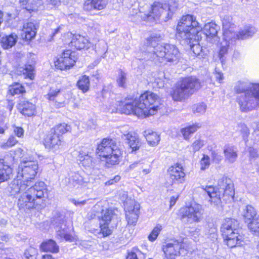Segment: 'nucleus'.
<instances>
[{
  "mask_svg": "<svg viewBox=\"0 0 259 259\" xmlns=\"http://www.w3.org/2000/svg\"><path fill=\"white\" fill-rule=\"evenodd\" d=\"M201 31V25L196 17L190 14L182 16L176 27V35L184 40L196 56L200 55L201 52V47L199 45L201 39L199 34Z\"/></svg>",
  "mask_w": 259,
  "mask_h": 259,
  "instance_id": "nucleus-1",
  "label": "nucleus"
},
{
  "mask_svg": "<svg viewBox=\"0 0 259 259\" xmlns=\"http://www.w3.org/2000/svg\"><path fill=\"white\" fill-rule=\"evenodd\" d=\"M162 105L159 96L150 91L142 93L138 100L122 104L123 113H149L150 111L157 112Z\"/></svg>",
  "mask_w": 259,
  "mask_h": 259,
  "instance_id": "nucleus-2",
  "label": "nucleus"
},
{
  "mask_svg": "<svg viewBox=\"0 0 259 259\" xmlns=\"http://www.w3.org/2000/svg\"><path fill=\"white\" fill-rule=\"evenodd\" d=\"M203 81L194 75L182 77L171 88L169 95L176 102H184L203 87Z\"/></svg>",
  "mask_w": 259,
  "mask_h": 259,
  "instance_id": "nucleus-3",
  "label": "nucleus"
},
{
  "mask_svg": "<svg viewBox=\"0 0 259 259\" xmlns=\"http://www.w3.org/2000/svg\"><path fill=\"white\" fill-rule=\"evenodd\" d=\"M47 194L45 183L43 182L36 183L22 193L18 201V207L20 209L24 210L41 209L45 206L44 198Z\"/></svg>",
  "mask_w": 259,
  "mask_h": 259,
  "instance_id": "nucleus-4",
  "label": "nucleus"
},
{
  "mask_svg": "<svg viewBox=\"0 0 259 259\" xmlns=\"http://www.w3.org/2000/svg\"><path fill=\"white\" fill-rule=\"evenodd\" d=\"M209 197V201L219 210L222 209V198L227 200L233 198L235 192L233 184L230 179L223 177L218 182V186H207L204 189Z\"/></svg>",
  "mask_w": 259,
  "mask_h": 259,
  "instance_id": "nucleus-5",
  "label": "nucleus"
},
{
  "mask_svg": "<svg viewBox=\"0 0 259 259\" xmlns=\"http://www.w3.org/2000/svg\"><path fill=\"white\" fill-rule=\"evenodd\" d=\"M96 153L100 157L105 158L107 164L116 165L119 163L122 155L119 144L115 139L104 138L97 145Z\"/></svg>",
  "mask_w": 259,
  "mask_h": 259,
  "instance_id": "nucleus-6",
  "label": "nucleus"
},
{
  "mask_svg": "<svg viewBox=\"0 0 259 259\" xmlns=\"http://www.w3.org/2000/svg\"><path fill=\"white\" fill-rule=\"evenodd\" d=\"M239 224L237 220L232 218L224 219L221 231L226 243L229 247L243 245V237L239 234Z\"/></svg>",
  "mask_w": 259,
  "mask_h": 259,
  "instance_id": "nucleus-7",
  "label": "nucleus"
},
{
  "mask_svg": "<svg viewBox=\"0 0 259 259\" xmlns=\"http://www.w3.org/2000/svg\"><path fill=\"white\" fill-rule=\"evenodd\" d=\"M78 59L77 54L72 49H64L59 56L53 59L54 69L60 71L70 70L75 66Z\"/></svg>",
  "mask_w": 259,
  "mask_h": 259,
  "instance_id": "nucleus-8",
  "label": "nucleus"
},
{
  "mask_svg": "<svg viewBox=\"0 0 259 259\" xmlns=\"http://www.w3.org/2000/svg\"><path fill=\"white\" fill-rule=\"evenodd\" d=\"M156 61L160 63H174L179 60L181 53L177 47L172 44L165 43L155 49L153 52Z\"/></svg>",
  "mask_w": 259,
  "mask_h": 259,
  "instance_id": "nucleus-9",
  "label": "nucleus"
},
{
  "mask_svg": "<svg viewBox=\"0 0 259 259\" xmlns=\"http://www.w3.org/2000/svg\"><path fill=\"white\" fill-rule=\"evenodd\" d=\"M237 94H243L237 98L240 108L242 112H247L251 110L252 106H248L249 103L253 104L255 101L257 105H259V84L253 85L252 88L245 90L238 89L236 91Z\"/></svg>",
  "mask_w": 259,
  "mask_h": 259,
  "instance_id": "nucleus-10",
  "label": "nucleus"
},
{
  "mask_svg": "<svg viewBox=\"0 0 259 259\" xmlns=\"http://www.w3.org/2000/svg\"><path fill=\"white\" fill-rule=\"evenodd\" d=\"M180 213L182 221L185 223H197L203 218L204 209L200 204L193 203L181 208Z\"/></svg>",
  "mask_w": 259,
  "mask_h": 259,
  "instance_id": "nucleus-11",
  "label": "nucleus"
},
{
  "mask_svg": "<svg viewBox=\"0 0 259 259\" xmlns=\"http://www.w3.org/2000/svg\"><path fill=\"white\" fill-rule=\"evenodd\" d=\"M38 166L36 161L24 160L19 165L17 178L23 179V181L30 185L37 173Z\"/></svg>",
  "mask_w": 259,
  "mask_h": 259,
  "instance_id": "nucleus-12",
  "label": "nucleus"
},
{
  "mask_svg": "<svg viewBox=\"0 0 259 259\" xmlns=\"http://www.w3.org/2000/svg\"><path fill=\"white\" fill-rule=\"evenodd\" d=\"M52 224L56 228L57 235L61 238L66 241H72L73 237L69 232L68 226L64 222V216L62 214H57L52 220Z\"/></svg>",
  "mask_w": 259,
  "mask_h": 259,
  "instance_id": "nucleus-13",
  "label": "nucleus"
},
{
  "mask_svg": "<svg viewBox=\"0 0 259 259\" xmlns=\"http://www.w3.org/2000/svg\"><path fill=\"white\" fill-rule=\"evenodd\" d=\"M242 214L245 222H249L248 224L249 230L259 235V215H256L255 208L251 205H247L243 209Z\"/></svg>",
  "mask_w": 259,
  "mask_h": 259,
  "instance_id": "nucleus-14",
  "label": "nucleus"
},
{
  "mask_svg": "<svg viewBox=\"0 0 259 259\" xmlns=\"http://www.w3.org/2000/svg\"><path fill=\"white\" fill-rule=\"evenodd\" d=\"M116 211H117L116 209L108 208L102 210V221L103 223L100 222V233L103 237L107 236L111 233V231L108 228L110 222L112 221L115 223L117 222V214Z\"/></svg>",
  "mask_w": 259,
  "mask_h": 259,
  "instance_id": "nucleus-15",
  "label": "nucleus"
},
{
  "mask_svg": "<svg viewBox=\"0 0 259 259\" xmlns=\"http://www.w3.org/2000/svg\"><path fill=\"white\" fill-rule=\"evenodd\" d=\"M89 40L84 36L78 34L70 33L68 34L64 39V45L71 49L76 50H81L89 48Z\"/></svg>",
  "mask_w": 259,
  "mask_h": 259,
  "instance_id": "nucleus-16",
  "label": "nucleus"
},
{
  "mask_svg": "<svg viewBox=\"0 0 259 259\" xmlns=\"http://www.w3.org/2000/svg\"><path fill=\"white\" fill-rule=\"evenodd\" d=\"M125 217L128 225H136L139 218L140 204L134 200H127L124 203Z\"/></svg>",
  "mask_w": 259,
  "mask_h": 259,
  "instance_id": "nucleus-17",
  "label": "nucleus"
},
{
  "mask_svg": "<svg viewBox=\"0 0 259 259\" xmlns=\"http://www.w3.org/2000/svg\"><path fill=\"white\" fill-rule=\"evenodd\" d=\"M183 241L180 240H171L162 247L167 259H175L176 256L180 255V250L183 247Z\"/></svg>",
  "mask_w": 259,
  "mask_h": 259,
  "instance_id": "nucleus-18",
  "label": "nucleus"
},
{
  "mask_svg": "<svg viewBox=\"0 0 259 259\" xmlns=\"http://www.w3.org/2000/svg\"><path fill=\"white\" fill-rule=\"evenodd\" d=\"M164 12L162 3L154 1L150 6L148 13L143 17L142 20L146 22L159 20Z\"/></svg>",
  "mask_w": 259,
  "mask_h": 259,
  "instance_id": "nucleus-19",
  "label": "nucleus"
},
{
  "mask_svg": "<svg viewBox=\"0 0 259 259\" xmlns=\"http://www.w3.org/2000/svg\"><path fill=\"white\" fill-rule=\"evenodd\" d=\"M44 145L46 149L53 152L57 151L63 142L61 137L50 131L44 139Z\"/></svg>",
  "mask_w": 259,
  "mask_h": 259,
  "instance_id": "nucleus-20",
  "label": "nucleus"
},
{
  "mask_svg": "<svg viewBox=\"0 0 259 259\" xmlns=\"http://www.w3.org/2000/svg\"><path fill=\"white\" fill-rule=\"evenodd\" d=\"M181 164L177 163L170 166L168 170V173L172 184H182L185 180V173Z\"/></svg>",
  "mask_w": 259,
  "mask_h": 259,
  "instance_id": "nucleus-21",
  "label": "nucleus"
},
{
  "mask_svg": "<svg viewBox=\"0 0 259 259\" xmlns=\"http://www.w3.org/2000/svg\"><path fill=\"white\" fill-rule=\"evenodd\" d=\"M93 149L91 146L81 147L78 155L80 163L85 167H89L93 165Z\"/></svg>",
  "mask_w": 259,
  "mask_h": 259,
  "instance_id": "nucleus-22",
  "label": "nucleus"
},
{
  "mask_svg": "<svg viewBox=\"0 0 259 259\" xmlns=\"http://www.w3.org/2000/svg\"><path fill=\"white\" fill-rule=\"evenodd\" d=\"M37 28L32 22H27L22 27L21 34L22 39L26 42H29L33 39L36 34Z\"/></svg>",
  "mask_w": 259,
  "mask_h": 259,
  "instance_id": "nucleus-23",
  "label": "nucleus"
},
{
  "mask_svg": "<svg viewBox=\"0 0 259 259\" xmlns=\"http://www.w3.org/2000/svg\"><path fill=\"white\" fill-rule=\"evenodd\" d=\"M29 186L25 181L21 180L20 178L17 177L16 179L13 180L7 187V191L11 195L15 196L19 193H21Z\"/></svg>",
  "mask_w": 259,
  "mask_h": 259,
  "instance_id": "nucleus-24",
  "label": "nucleus"
},
{
  "mask_svg": "<svg viewBox=\"0 0 259 259\" xmlns=\"http://www.w3.org/2000/svg\"><path fill=\"white\" fill-rule=\"evenodd\" d=\"M18 71L19 74L23 76L25 79L33 80L35 77V63L27 62L19 68Z\"/></svg>",
  "mask_w": 259,
  "mask_h": 259,
  "instance_id": "nucleus-25",
  "label": "nucleus"
},
{
  "mask_svg": "<svg viewBox=\"0 0 259 259\" xmlns=\"http://www.w3.org/2000/svg\"><path fill=\"white\" fill-rule=\"evenodd\" d=\"M121 138L123 140L126 141L132 152L136 151L139 149L140 142L137 133L133 132H128L122 135Z\"/></svg>",
  "mask_w": 259,
  "mask_h": 259,
  "instance_id": "nucleus-26",
  "label": "nucleus"
},
{
  "mask_svg": "<svg viewBox=\"0 0 259 259\" xmlns=\"http://www.w3.org/2000/svg\"><path fill=\"white\" fill-rule=\"evenodd\" d=\"M107 5L106 0H87L83 4V9L86 11H100L105 9Z\"/></svg>",
  "mask_w": 259,
  "mask_h": 259,
  "instance_id": "nucleus-27",
  "label": "nucleus"
},
{
  "mask_svg": "<svg viewBox=\"0 0 259 259\" xmlns=\"http://www.w3.org/2000/svg\"><path fill=\"white\" fill-rule=\"evenodd\" d=\"M26 93L24 85L19 82H13L8 89L7 94L11 97L15 95H24Z\"/></svg>",
  "mask_w": 259,
  "mask_h": 259,
  "instance_id": "nucleus-28",
  "label": "nucleus"
},
{
  "mask_svg": "<svg viewBox=\"0 0 259 259\" xmlns=\"http://www.w3.org/2000/svg\"><path fill=\"white\" fill-rule=\"evenodd\" d=\"M17 109L20 113H32L35 110V106L27 100L20 101Z\"/></svg>",
  "mask_w": 259,
  "mask_h": 259,
  "instance_id": "nucleus-29",
  "label": "nucleus"
},
{
  "mask_svg": "<svg viewBox=\"0 0 259 259\" xmlns=\"http://www.w3.org/2000/svg\"><path fill=\"white\" fill-rule=\"evenodd\" d=\"M17 38V35L14 33L3 36L0 40L2 48L4 49H8L12 48L16 44Z\"/></svg>",
  "mask_w": 259,
  "mask_h": 259,
  "instance_id": "nucleus-30",
  "label": "nucleus"
},
{
  "mask_svg": "<svg viewBox=\"0 0 259 259\" xmlns=\"http://www.w3.org/2000/svg\"><path fill=\"white\" fill-rule=\"evenodd\" d=\"M254 29L251 26H246L243 29L239 31L234 36V40H243L252 36L254 33Z\"/></svg>",
  "mask_w": 259,
  "mask_h": 259,
  "instance_id": "nucleus-31",
  "label": "nucleus"
},
{
  "mask_svg": "<svg viewBox=\"0 0 259 259\" xmlns=\"http://www.w3.org/2000/svg\"><path fill=\"white\" fill-rule=\"evenodd\" d=\"M143 135L146 139L148 144L151 146H157L160 140L159 135L151 130H147L143 132Z\"/></svg>",
  "mask_w": 259,
  "mask_h": 259,
  "instance_id": "nucleus-32",
  "label": "nucleus"
},
{
  "mask_svg": "<svg viewBox=\"0 0 259 259\" xmlns=\"http://www.w3.org/2000/svg\"><path fill=\"white\" fill-rule=\"evenodd\" d=\"M201 124L195 123L181 129V133L185 140H189L192 134L196 132L201 127Z\"/></svg>",
  "mask_w": 259,
  "mask_h": 259,
  "instance_id": "nucleus-33",
  "label": "nucleus"
},
{
  "mask_svg": "<svg viewBox=\"0 0 259 259\" xmlns=\"http://www.w3.org/2000/svg\"><path fill=\"white\" fill-rule=\"evenodd\" d=\"M12 177V168L6 164H0V184Z\"/></svg>",
  "mask_w": 259,
  "mask_h": 259,
  "instance_id": "nucleus-34",
  "label": "nucleus"
},
{
  "mask_svg": "<svg viewBox=\"0 0 259 259\" xmlns=\"http://www.w3.org/2000/svg\"><path fill=\"white\" fill-rule=\"evenodd\" d=\"M76 85L82 93H85L88 92L90 88L89 77L86 75H81L77 81Z\"/></svg>",
  "mask_w": 259,
  "mask_h": 259,
  "instance_id": "nucleus-35",
  "label": "nucleus"
},
{
  "mask_svg": "<svg viewBox=\"0 0 259 259\" xmlns=\"http://www.w3.org/2000/svg\"><path fill=\"white\" fill-rule=\"evenodd\" d=\"M40 248L42 250L46 252L49 251L52 253H56L59 251L58 245L52 239L43 242L40 245Z\"/></svg>",
  "mask_w": 259,
  "mask_h": 259,
  "instance_id": "nucleus-36",
  "label": "nucleus"
},
{
  "mask_svg": "<svg viewBox=\"0 0 259 259\" xmlns=\"http://www.w3.org/2000/svg\"><path fill=\"white\" fill-rule=\"evenodd\" d=\"M225 158L230 163L234 162L237 157L236 149L233 146H225L224 149Z\"/></svg>",
  "mask_w": 259,
  "mask_h": 259,
  "instance_id": "nucleus-37",
  "label": "nucleus"
},
{
  "mask_svg": "<svg viewBox=\"0 0 259 259\" xmlns=\"http://www.w3.org/2000/svg\"><path fill=\"white\" fill-rule=\"evenodd\" d=\"M50 131L54 133L57 136L61 137V139L63 140L62 135L70 132L71 127L69 125L63 123L56 125L55 127L52 128Z\"/></svg>",
  "mask_w": 259,
  "mask_h": 259,
  "instance_id": "nucleus-38",
  "label": "nucleus"
},
{
  "mask_svg": "<svg viewBox=\"0 0 259 259\" xmlns=\"http://www.w3.org/2000/svg\"><path fill=\"white\" fill-rule=\"evenodd\" d=\"M19 2L22 9L25 10L29 13H32L37 11V6L35 2L29 3V0H19Z\"/></svg>",
  "mask_w": 259,
  "mask_h": 259,
  "instance_id": "nucleus-39",
  "label": "nucleus"
},
{
  "mask_svg": "<svg viewBox=\"0 0 259 259\" xmlns=\"http://www.w3.org/2000/svg\"><path fill=\"white\" fill-rule=\"evenodd\" d=\"M217 25L213 23H208L204 26V33L207 37H212L217 34Z\"/></svg>",
  "mask_w": 259,
  "mask_h": 259,
  "instance_id": "nucleus-40",
  "label": "nucleus"
},
{
  "mask_svg": "<svg viewBox=\"0 0 259 259\" xmlns=\"http://www.w3.org/2000/svg\"><path fill=\"white\" fill-rule=\"evenodd\" d=\"M69 180V183L73 186H76L77 185H82L85 182L82 176L78 173L75 172L72 173Z\"/></svg>",
  "mask_w": 259,
  "mask_h": 259,
  "instance_id": "nucleus-41",
  "label": "nucleus"
},
{
  "mask_svg": "<svg viewBox=\"0 0 259 259\" xmlns=\"http://www.w3.org/2000/svg\"><path fill=\"white\" fill-rule=\"evenodd\" d=\"M37 254V249L30 246L25 251L24 256L26 259H36Z\"/></svg>",
  "mask_w": 259,
  "mask_h": 259,
  "instance_id": "nucleus-42",
  "label": "nucleus"
},
{
  "mask_svg": "<svg viewBox=\"0 0 259 259\" xmlns=\"http://www.w3.org/2000/svg\"><path fill=\"white\" fill-rule=\"evenodd\" d=\"M162 40V36L160 34L150 35L146 39L147 46L153 47V46L158 41Z\"/></svg>",
  "mask_w": 259,
  "mask_h": 259,
  "instance_id": "nucleus-43",
  "label": "nucleus"
},
{
  "mask_svg": "<svg viewBox=\"0 0 259 259\" xmlns=\"http://www.w3.org/2000/svg\"><path fill=\"white\" fill-rule=\"evenodd\" d=\"M162 230L161 225L158 224L153 229L151 233L148 236V239L151 241H153L156 240L158 237L159 233Z\"/></svg>",
  "mask_w": 259,
  "mask_h": 259,
  "instance_id": "nucleus-44",
  "label": "nucleus"
},
{
  "mask_svg": "<svg viewBox=\"0 0 259 259\" xmlns=\"http://www.w3.org/2000/svg\"><path fill=\"white\" fill-rule=\"evenodd\" d=\"M60 89H53L51 88L47 95V98L49 101H54L60 93Z\"/></svg>",
  "mask_w": 259,
  "mask_h": 259,
  "instance_id": "nucleus-45",
  "label": "nucleus"
},
{
  "mask_svg": "<svg viewBox=\"0 0 259 259\" xmlns=\"http://www.w3.org/2000/svg\"><path fill=\"white\" fill-rule=\"evenodd\" d=\"M206 105L204 103L201 102L195 105L194 111L197 113H203L206 111Z\"/></svg>",
  "mask_w": 259,
  "mask_h": 259,
  "instance_id": "nucleus-46",
  "label": "nucleus"
},
{
  "mask_svg": "<svg viewBox=\"0 0 259 259\" xmlns=\"http://www.w3.org/2000/svg\"><path fill=\"white\" fill-rule=\"evenodd\" d=\"M239 130L242 135V137L244 140H246L249 134V131L247 126L243 124L240 123L239 124Z\"/></svg>",
  "mask_w": 259,
  "mask_h": 259,
  "instance_id": "nucleus-47",
  "label": "nucleus"
},
{
  "mask_svg": "<svg viewBox=\"0 0 259 259\" xmlns=\"http://www.w3.org/2000/svg\"><path fill=\"white\" fill-rule=\"evenodd\" d=\"M200 169L204 170L208 168L210 165L209 157L207 155H204L200 161Z\"/></svg>",
  "mask_w": 259,
  "mask_h": 259,
  "instance_id": "nucleus-48",
  "label": "nucleus"
},
{
  "mask_svg": "<svg viewBox=\"0 0 259 259\" xmlns=\"http://www.w3.org/2000/svg\"><path fill=\"white\" fill-rule=\"evenodd\" d=\"M223 28L226 33L228 31H230V29L235 27V25L233 23L231 22L229 19L224 20L222 23Z\"/></svg>",
  "mask_w": 259,
  "mask_h": 259,
  "instance_id": "nucleus-49",
  "label": "nucleus"
},
{
  "mask_svg": "<svg viewBox=\"0 0 259 259\" xmlns=\"http://www.w3.org/2000/svg\"><path fill=\"white\" fill-rule=\"evenodd\" d=\"M140 251L137 248H133V249L128 252L126 259H138L137 253H140Z\"/></svg>",
  "mask_w": 259,
  "mask_h": 259,
  "instance_id": "nucleus-50",
  "label": "nucleus"
},
{
  "mask_svg": "<svg viewBox=\"0 0 259 259\" xmlns=\"http://www.w3.org/2000/svg\"><path fill=\"white\" fill-rule=\"evenodd\" d=\"M164 4L167 6L169 11H172L178 7V2L177 0H167Z\"/></svg>",
  "mask_w": 259,
  "mask_h": 259,
  "instance_id": "nucleus-51",
  "label": "nucleus"
},
{
  "mask_svg": "<svg viewBox=\"0 0 259 259\" xmlns=\"http://www.w3.org/2000/svg\"><path fill=\"white\" fill-rule=\"evenodd\" d=\"M204 145V141L198 139L195 141L192 145V147L194 151H198Z\"/></svg>",
  "mask_w": 259,
  "mask_h": 259,
  "instance_id": "nucleus-52",
  "label": "nucleus"
},
{
  "mask_svg": "<svg viewBox=\"0 0 259 259\" xmlns=\"http://www.w3.org/2000/svg\"><path fill=\"white\" fill-rule=\"evenodd\" d=\"M207 233V237L210 238L212 241H214L215 240L217 239V229L215 227L210 228L208 232Z\"/></svg>",
  "mask_w": 259,
  "mask_h": 259,
  "instance_id": "nucleus-53",
  "label": "nucleus"
},
{
  "mask_svg": "<svg viewBox=\"0 0 259 259\" xmlns=\"http://www.w3.org/2000/svg\"><path fill=\"white\" fill-rule=\"evenodd\" d=\"M125 79V74L123 71H121L119 77L117 79V82L119 87H124Z\"/></svg>",
  "mask_w": 259,
  "mask_h": 259,
  "instance_id": "nucleus-54",
  "label": "nucleus"
},
{
  "mask_svg": "<svg viewBox=\"0 0 259 259\" xmlns=\"http://www.w3.org/2000/svg\"><path fill=\"white\" fill-rule=\"evenodd\" d=\"M14 106V103L12 100H7L6 104L4 105V107L7 111L11 112Z\"/></svg>",
  "mask_w": 259,
  "mask_h": 259,
  "instance_id": "nucleus-55",
  "label": "nucleus"
},
{
  "mask_svg": "<svg viewBox=\"0 0 259 259\" xmlns=\"http://www.w3.org/2000/svg\"><path fill=\"white\" fill-rule=\"evenodd\" d=\"M120 179V177L119 175H116L114 177L113 179H111L105 182V184L106 186H110L118 182Z\"/></svg>",
  "mask_w": 259,
  "mask_h": 259,
  "instance_id": "nucleus-56",
  "label": "nucleus"
},
{
  "mask_svg": "<svg viewBox=\"0 0 259 259\" xmlns=\"http://www.w3.org/2000/svg\"><path fill=\"white\" fill-rule=\"evenodd\" d=\"M229 49V46H222L219 50V57L220 58H223L225 54L228 53Z\"/></svg>",
  "mask_w": 259,
  "mask_h": 259,
  "instance_id": "nucleus-57",
  "label": "nucleus"
},
{
  "mask_svg": "<svg viewBox=\"0 0 259 259\" xmlns=\"http://www.w3.org/2000/svg\"><path fill=\"white\" fill-rule=\"evenodd\" d=\"M212 158L213 160L216 163H219L222 159V156L214 151L212 152Z\"/></svg>",
  "mask_w": 259,
  "mask_h": 259,
  "instance_id": "nucleus-58",
  "label": "nucleus"
},
{
  "mask_svg": "<svg viewBox=\"0 0 259 259\" xmlns=\"http://www.w3.org/2000/svg\"><path fill=\"white\" fill-rule=\"evenodd\" d=\"M14 132L16 135L18 137H21L23 135L24 130L22 127L15 126L14 129Z\"/></svg>",
  "mask_w": 259,
  "mask_h": 259,
  "instance_id": "nucleus-59",
  "label": "nucleus"
},
{
  "mask_svg": "<svg viewBox=\"0 0 259 259\" xmlns=\"http://www.w3.org/2000/svg\"><path fill=\"white\" fill-rule=\"evenodd\" d=\"M141 164L142 163L140 161H135L129 165L128 167L127 168V170L129 171L134 169L136 167H141Z\"/></svg>",
  "mask_w": 259,
  "mask_h": 259,
  "instance_id": "nucleus-60",
  "label": "nucleus"
},
{
  "mask_svg": "<svg viewBox=\"0 0 259 259\" xmlns=\"http://www.w3.org/2000/svg\"><path fill=\"white\" fill-rule=\"evenodd\" d=\"M7 142L9 144V146L13 147L17 143L18 141L16 140L15 137L13 136H11L8 139Z\"/></svg>",
  "mask_w": 259,
  "mask_h": 259,
  "instance_id": "nucleus-61",
  "label": "nucleus"
},
{
  "mask_svg": "<svg viewBox=\"0 0 259 259\" xmlns=\"http://www.w3.org/2000/svg\"><path fill=\"white\" fill-rule=\"evenodd\" d=\"M89 200H75V199H72V202L73 203H74L76 206H81L87 203V202L89 201Z\"/></svg>",
  "mask_w": 259,
  "mask_h": 259,
  "instance_id": "nucleus-62",
  "label": "nucleus"
},
{
  "mask_svg": "<svg viewBox=\"0 0 259 259\" xmlns=\"http://www.w3.org/2000/svg\"><path fill=\"white\" fill-rule=\"evenodd\" d=\"M248 151L249 153V155L250 157L255 158L257 157V153L256 149L253 148L252 147H249L248 148Z\"/></svg>",
  "mask_w": 259,
  "mask_h": 259,
  "instance_id": "nucleus-63",
  "label": "nucleus"
},
{
  "mask_svg": "<svg viewBox=\"0 0 259 259\" xmlns=\"http://www.w3.org/2000/svg\"><path fill=\"white\" fill-rule=\"evenodd\" d=\"M9 239V236L8 234L5 233L4 232L0 231V240L3 241L7 242Z\"/></svg>",
  "mask_w": 259,
  "mask_h": 259,
  "instance_id": "nucleus-64",
  "label": "nucleus"
}]
</instances>
